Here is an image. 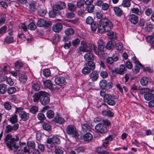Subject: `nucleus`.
<instances>
[{"instance_id": "obj_9", "label": "nucleus", "mask_w": 154, "mask_h": 154, "mask_svg": "<svg viewBox=\"0 0 154 154\" xmlns=\"http://www.w3.org/2000/svg\"><path fill=\"white\" fill-rule=\"evenodd\" d=\"M36 24L37 26L38 27H48L51 24V22L49 21H46L43 19H41L38 20Z\"/></svg>"}, {"instance_id": "obj_3", "label": "nucleus", "mask_w": 154, "mask_h": 154, "mask_svg": "<svg viewBox=\"0 0 154 154\" xmlns=\"http://www.w3.org/2000/svg\"><path fill=\"white\" fill-rule=\"evenodd\" d=\"M140 91L141 94H144V99L146 100L149 101L154 98V94L151 92L149 88L141 89Z\"/></svg>"}, {"instance_id": "obj_28", "label": "nucleus", "mask_w": 154, "mask_h": 154, "mask_svg": "<svg viewBox=\"0 0 154 154\" xmlns=\"http://www.w3.org/2000/svg\"><path fill=\"white\" fill-rule=\"evenodd\" d=\"M19 80L23 82H26L27 80L26 75L22 74L20 73L19 74Z\"/></svg>"}, {"instance_id": "obj_29", "label": "nucleus", "mask_w": 154, "mask_h": 154, "mask_svg": "<svg viewBox=\"0 0 154 154\" xmlns=\"http://www.w3.org/2000/svg\"><path fill=\"white\" fill-rule=\"evenodd\" d=\"M43 129L47 131H49L51 129V125L48 124L45 122H44L42 125Z\"/></svg>"}, {"instance_id": "obj_19", "label": "nucleus", "mask_w": 154, "mask_h": 154, "mask_svg": "<svg viewBox=\"0 0 154 154\" xmlns=\"http://www.w3.org/2000/svg\"><path fill=\"white\" fill-rule=\"evenodd\" d=\"M83 139L85 141L89 142L93 139L92 135L89 133H87L83 136Z\"/></svg>"}, {"instance_id": "obj_20", "label": "nucleus", "mask_w": 154, "mask_h": 154, "mask_svg": "<svg viewBox=\"0 0 154 154\" xmlns=\"http://www.w3.org/2000/svg\"><path fill=\"white\" fill-rule=\"evenodd\" d=\"M36 2L35 1H31L29 4V10L31 11H34L36 9Z\"/></svg>"}, {"instance_id": "obj_55", "label": "nucleus", "mask_w": 154, "mask_h": 154, "mask_svg": "<svg viewBox=\"0 0 154 154\" xmlns=\"http://www.w3.org/2000/svg\"><path fill=\"white\" fill-rule=\"evenodd\" d=\"M100 75L103 79L106 78L108 76V73L105 71H101L100 72Z\"/></svg>"}, {"instance_id": "obj_59", "label": "nucleus", "mask_w": 154, "mask_h": 154, "mask_svg": "<svg viewBox=\"0 0 154 154\" xmlns=\"http://www.w3.org/2000/svg\"><path fill=\"white\" fill-rule=\"evenodd\" d=\"M94 22V20L92 17L89 16L88 17L86 20V23L89 24H91Z\"/></svg>"}, {"instance_id": "obj_13", "label": "nucleus", "mask_w": 154, "mask_h": 154, "mask_svg": "<svg viewBox=\"0 0 154 154\" xmlns=\"http://www.w3.org/2000/svg\"><path fill=\"white\" fill-rule=\"evenodd\" d=\"M95 65L94 66V68H92V66L91 65H88L85 66L82 69V73L84 74H89L91 72V70H93L95 68Z\"/></svg>"}, {"instance_id": "obj_52", "label": "nucleus", "mask_w": 154, "mask_h": 154, "mask_svg": "<svg viewBox=\"0 0 154 154\" xmlns=\"http://www.w3.org/2000/svg\"><path fill=\"white\" fill-rule=\"evenodd\" d=\"M80 42V41L79 38H76L73 40L72 42V45L74 46H78Z\"/></svg>"}, {"instance_id": "obj_62", "label": "nucleus", "mask_w": 154, "mask_h": 154, "mask_svg": "<svg viewBox=\"0 0 154 154\" xmlns=\"http://www.w3.org/2000/svg\"><path fill=\"white\" fill-rule=\"evenodd\" d=\"M125 65L126 67L129 69H131L132 67V63L129 60H127L126 61Z\"/></svg>"}, {"instance_id": "obj_53", "label": "nucleus", "mask_w": 154, "mask_h": 154, "mask_svg": "<svg viewBox=\"0 0 154 154\" xmlns=\"http://www.w3.org/2000/svg\"><path fill=\"white\" fill-rule=\"evenodd\" d=\"M85 148L84 147L80 146L77 147L75 149V150L78 153L80 152H84L85 150Z\"/></svg>"}, {"instance_id": "obj_24", "label": "nucleus", "mask_w": 154, "mask_h": 154, "mask_svg": "<svg viewBox=\"0 0 154 154\" xmlns=\"http://www.w3.org/2000/svg\"><path fill=\"white\" fill-rule=\"evenodd\" d=\"M149 81L148 78L146 77H143L141 79L140 82L141 85L144 86H146L148 84Z\"/></svg>"}, {"instance_id": "obj_15", "label": "nucleus", "mask_w": 154, "mask_h": 154, "mask_svg": "<svg viewBox=\"0 0 154 154\" xmlns=\"http://www.w3.org/2000/svg\"><path fill=\"white\" fill-rule=\"evenodd\" d=\"M129 20L131 23L136 24L138 21V18L136 15L131 14L129 16Z\"/></svg>"}, {"instance_id": "obj_4", "label": "nucleus", "mask_w": 154, "mask_h": 154, "mask_svg": "<svg viewBox=\"0 0 154 154\" xmlns=\"http://www.w3.org/2000/svg\"><path fill=\"white\" fill-rule=\"evenodd\" d=\"M67 134L73 137H78L79 134L75 126L72 125H68L66 128Z\"/></svg>"}, {"instance_id": "obj_54", "label": "nucleus", "mask_w": 154, "mask_h": 154, "mask_svg": "<svg viewBox=\"0 0 154 154\" xmlns=\"http://www.w3.org/2000/svg\"><path fill=\"white\" fill-rule=\"evenodd\" d=\"M15 66L16 68L19 69L23 66V64L20 61H18L15 63Z\"/></svg>"}, {"instance_id": "obj_32", "label": "nucleus", "mask_w": 154, "mask_h": 154, "mask_svg": "<svg viewBox=\"0 0 154 154\" xmlns=\"http://www.w3.org/2000/svg\"><path fill=\"white\" fill-rule=\"evenodd\" d=\"M99 85L101 88L103 89H105L107 85L106 81L104 79L101 80L100 82Z\"/></svg>"}, {"instance_id": "obj_37", "label": "nucleus", "mask_w": 154, "mask_h": 154, "mask_svg": "<svg viewBox=\"0 0 154 154\" xmlns=\"http://www.w3.org/2000/svg\"><path fill=\"white\" fill-rule=\"evenodd\" d=\"M82 129L84 132L89 131L90 130V127L88 124H85L82 125Z\"/></svg>"}, {"instance_id": "obj_64", "label": "nucleus", "mask_w": 154, "mask_h": 154, "mask_svg": "<svg viewBox=\"0 0 154 154\" xmlns=\"http://www.w3.org/2000/svg\"><path fill=\"white\" fill-rule=\"evenodd\" d=\"M54 152L55 154H63V151L62 149L58 148L56 149Z\"/></svg>"}, {"instance_id": "obj_14", "label": "nucleus", "mask_w": 154, "mask_h": 154, "mask_svg": "<svg viewBox=\"0 0 154 154\" xmlns=\"http://www.w3.org/2000/svg\"><path fill=\"white\" fill-rule=\"evenodd\" d=\"M125 70V67L123 64L121 65L119 68H116L114 72H116L117 73L120 75H123L124 74V72Z\"/></svg>"}, {"instance_id": "obj_47", "label": "nucleus", "mask_w": 154, "mask_h": 154, "mask_svg": "<svg viewBox=\"0 0 154 154\" xmlns=\"http://www.w3.org/2000/svg\"><path fill=\"white\" fill-rule=\"evenodd\" d=\"M85 4V0H79L77 2V6L78 8H80L82 7Z\"/></svg>"}, {"instance_id": "obj_36", "label": "nucleus", "mask_w": 154, "mask_h": 154, "mask_svg": "<svg viewBox=\"0 0 154 154\" xmlns=\"http://www.w3.org/2000/svg\"><path fill=\"white\" fill-rule=\"evenodd\" d=\"M36 28V25L33 22L30 23L28 26V29L32 30H35Z\"/></svg>"}, {"instance_id": "obj_33", "label": "nucleus", "mask_w": 154, "mask_h": 154, "mask_svg": "<svg viewBox=\"0 0 154 154\" xmlns=\"http://www.w3.org/2000/svg\"><path fill=\"white\" fill-rule=\"evenodd\" d=\"M68 10L72 11H74L76 10L75 6L72 3H69L68 4Z\"/></svg>"}, {"instance_id": "obj_48", "label": "nucleus", "mask_w": 154, "mask_h": 154, "mask_svg": "<svg viewBox=\"0 0 154 154\" xmlns=\"http://www.w3.org/2000/svg\"><path fill=\"white\" fill-rule=\"evenodd\" d=\"M32 88L35 91H38L40 88L39 84L37 82L34 83L32 85Z\"/></svg>"}, {"instance_id": "obj_43", "label": "nucleus", "mask_w": 154, "mask_h": 154, "mask_svg": "<svg viewBox=\"0 0 154 154\" xmlns=\"http://www.w3.org/2000/svg\"><path fill=\"white\" fill-rule=\"evenodd\" d=\"M54 116V112L52 110H49L47 111V116L48 118L51 119Z\"/></svg>"}, {"instance_id": "obj_42", "label": "nucleus", "mask_w": 154, "mask_h": 154, "mask_svg": "<svg viewBox=\"0 0 154 154\" xmlns=\"http://www.w3.org/2000/svg\"><path fill=\"white\" fill-rule=\"evenodd\" d=\"M94 8V6L93 5H88L86 7L88 12L89 13H92L93 11Z\"/></svg>"}, {"instance_id": "obj_12", "label": "nucleus", "mask_w": 154, "mask_h": 154, "mask_svg": "<svg viewBox=\"0 0 154 154\" xmlns=\"http://www.w3.org/2000/svg\"><path fill=\"white\" fill-rule=\"evenodd\" d=\"M47 143L48 144L52 143L53 144H59L60 143V140L59 138L54 137L51 138L47 139Z\"/></svg>"}, {"instance_id": "obj_46", "label": "nucleus", "mask_w": 154, "mask_h": 154, "mask_svg": "<svg viewBox=\"0 0 154 154\" xmlns=\"http://www.w3.org/2000/svg\"><path fill=\"white\" fill-rule=\"evenodd\" d=\"M27 145L28 148L31 149H33L35 147V144L33 141H28L27 143Z\"/></svg>"}, {"instance_id": "obj_10", "label": "nucleus", "mask_w": 154, "mask_h": 154, "mask_svg": "<svg viewBox=\"0 0 154 154\" xmlns=\"http://www.w3.org/2000/svg\"><path fill=\"white\" fill-rule=\"evenodd\" d=\"M19 127V125L17 123L13 126L11 125H8L6 126L5 130V132L7 133L11 131H16Z\"/></svg>"}, {"instance_id": "obj_7", "label": "nucleus", "mask_w": 154, "mask_h": 154, "mask_svg": "<svg viewBox=\"0 0 154 154\" xmlns=\"http://www.w3.org/2000/svg\"><path fill=\"white\" fill-rule=\"evenodd\" d=\"M43 95L41 97L40 99V102L43 105H45L48 104L50 101V98L47 96L48 93L43 91Z\"/></svg>"}, {"instance_id": "obj_40", "label": "nucleus", "mask_w": 154, "mask_h": 154, "mask_svg": "<svg viewBox=\"0 0 154 154\" xmlns=\"http://www.w3.org/2000/svg\"><path fill=\"white\" fill-rule=\"evenodd\" d=\"M122 5L124 7H128L130 6L131 5L130 1L129 0H124Z\"/></svg>"}, {"instance_id": "obj_27", "label": "nucleus", "mask_w": 154, "mask_h": 154, "mask_svg": "<svg viewBox=\"0 0 154 154\" xmlns=\"http://www.w3.org/2000/svg\"><path fill=\"white\" fill-rule=\"evenodd\" d=\"M49 14L50 17H54L57 14L60 15V12H57L53 9L52 11H49Z\"/></svg>"}, {"instance_id": "obj_39", "label": "nucleus", "mask_w": 154, "mask_h": 154, "mask_svg": "<svg viewBox=\"0 0 154 154\" xmlns=\"http://www.w3.org/2000/svg\"><path fill=\"white\" fill-rule=\"evenodd\" d=\"M60 39V37L58 34H56L53 37V42L57 43L59 42Z\"/></svg>"}, {"instance_id": "obj_45", "label": "nucleus", "mask_w": 154, "mask_h": 154, "mask_svg": "<svg viewBox=\"0 0 154 154\" xmlns=\"http://www.w3.org/2000/svg\"><path fill=\"white\" fill-rule=\"evenodd\" d=\"M38 110V108L36 106H32L30 109V112L33 114H35Z\"/></svg>"}, {"instance_id": "obj_61", "label": "nucleus", "mask_w": 154, "mask_h": 154, "mask_svg": "<svg viewBox=\"0 0 154 154\" xmlns=\"http://www.w3.org/2000/svg\"><path fill=\"white\" fill-rule=\"evenodd\" d=\"M112 98V96L110 94H107L103 98V100L104 102H108V101Z\"/></svg>"}, {"instance_id": "obj_49", "label": "nucleus", "mask_w": 154, "mask_h": 154, "mask_svg": "<svg viewBox=\"0 0 154 154\" xmlns=\"http://www.w3.org/2000/svg\"><path fill=\"white\" fill-rule=\"evenodd\" d=\"M16 91V88L15 87H11L8 89L7 92L9 94H11L15 93Z\"/></svg>"}, {"instance_id": "obj_22", "label": "nucleus", "mask_w": 154, "mask_h": 154, "mask_svg": "<svg viewBox=\"0 0 154 154\" xmlns=\"http://www.w3.org/2000/svg\"><path fill=\"white\" fill-rule=\"evenodd\" d=\"M45 87L47 88L51 89L52 88V84L51 81L46 80L43 82Z\"/></svg>"}, {"instance_id": "obj_63", "label": "nucleus", "mask_w": 154, "mask_h": 154, "mask_svg": "<svg viewBox=\"0 0 154 154\" xmlns=\"http://www.w3.org/2000/svg\"><path fill=\"white\" fill-rule=\"evenodd\" d=\"M109 7V6L108 4L104 3H103L102 5V9L104 11L107 10Z\"/></svg>"}, {"instance_id": "obj_50", "label": "nucleus", "mask_w": 154, "mask_h": 154, "mask_svg": "<svg viewBox=\"0 0 154 154\" xmlns=\"http://www.w3.org/2000/svg\"><path fill=\"white\" fill-rule=\"evenodd\" d=\"M107 35L108 36H110V38L117 39L116 33H114L112 32H108Z\"/></svg>"}, {"instance_id": "obj_1", "label": "nucleus", "mask_w": 154, "mask_h": 154, "mask_svg": "<svg viewBox=\"0 0 154 154\" xmlns=\"http://www.w3.org/2000/svg\"><path fill=\"white\" fill-rule=\"evenodd\" d=\"M99 26L98 32L101 33L110 31L113 27V25L111 21L106 18L101 19L99 21Z\"/></svg>"}, {"instance_id": "obj_25", "label": "nucleus", "mask_w": 154, "mask_h": 154, "mask_svg": "<svg viewBox=\"0 0 154 154\" xmlns=\"http://www.w3.org/2000/svg\"><path fill=\"white\" fill-rule=\"evenodd\" d=\"M54 120L56 122L59 124H62L65 122L64 119L63 118L60 117L59 115L54 118Z\"/></svg>"}, {"instance_id": "obj_41", "label": "nucleus", "mask_w": 154, "mask_h": 154, "mask_svg": "<svg viewBox=\"0 0 154 154\" xmlns=\"http://www.w3.org/2000/svg\"><path fill=\"white\" fill-rule=\"evenodd\" d=\"M9 121L12 124H15L17 121V116L15 115L12 116L10 118Z\"/></svg>"}, {"instance_id": "obj_57", "label": "nucleus", "mask_w": 154, "mask_h": 154, "mask_svg": "<svg viewBox=\"0 0 154 154\" xmlns=\"http://www.w3.org/2000/svg\"><path fill=\"white\" fill-rule=\"evenodd\" d=\"M132 60L136 64V65L140 66V67H143V66L137 60L136 58L135 57H132Z\"/></svg>"}, {"instance_id": "obj_6", "label": "nucleus", "mask_w": 154, "mask_h": 154, "mask_svg": "<svg viewBox=\"0 0 154 154\" xmlns=\"http://www.w3.org/2000/svg\"><path fill=\"white\" fill-rule=\"evenodd\" d=\"M96 131L101 134L106 133L107 131V128L102 123H100L97 125L95 127Z\"/></svg>"}, {"instance_id": "obj_51", "label": "nucleus", "mask_w": 154, "mask_h": 154, "mask_svg": "<svg viewBox=\"0 0 154 154\" xmlns=\"http://www.w3.org/2000/svg\"><path fill=\"white\" fill-rule=\"evenodd\" d=\"M153 28V26L151 24H148L145 27V29L146 31L150 32L152 31Z\"/></svg>"}, {"instance_id": "obj_60", "label": "nucleus", "mask_w": 154, "mask_h": 154, "mask_svg": "<svg viewBox=\"0 0 154 154\" xmlns=\"http://www.w3.org/2000/svg\"><path fill=\"white\" fill-rule=\"evenodd\" d=\"M91 49L94 51L96 54L97 55H99V52L97 49V47L96 46L92 44L91 45Z\"/></svg>"}, {"instance_id": "obj_34", "label": "nucleus", "mask_w": 154, "mask_h": 154, "mask_svg": "<svg viewBox=\"0 0 154 154\" xmlns=\"http://www.w3.org/2000/svg\"><path fill=\"white\" fill-rule=\"evenodd\" d=\"M98 27V24L96 21H94L91 24V28L93 31H95Z\"/></svg>"}, {"instance_id": "obj_26", "label": "nucleus", "mask_w": 154, "mask_h": 154, "mask_svg": "<svg viewBox=\"0 0 154 154\" xmlns=\"http://www.w3.org/2000/svg\"><path fill=\"white\" fill-rule=\"evenodd\" d=\"M4 42L8 44L14 42L15 40L13 37L11 36H8L5 38Z\"/></svg>"}, {"instance_id": "obj_38", "label": "nucleus", "mask_w": 154, "mask_h": 154, "mask_svg": "<svg viewBox=\"0 0 154 154\" xmlns=\"http://www.w3.org/2000/svg\"><path fill=\"white\" fill-rule=\"evenodd\" d=\"M131 11L133 13L136 14L138 15H140L141 14V11L137 8H133L131 9Z\"/></svg>"}, {"instance_id": "obj_11", "label": "nucleus", "mask_w": 154, "mask_h": 154, "mask_svg": "<svg viewBox=\"0 0 154 154\" xmlns=\"http://www.w3.org/2000/svg\"><path fill=\"white\" fill-rule=\"evenodd\" d=\"M43 94V91H41L37 93H35L32 96L33 100L35 102H38L42 96Z\"/></svg>"}, {"instance_id": "obj_16", "label": "nucleus", "mask_w": 154, "mask_h": 154, "mask_svg": "<svg viewBox=\"0 0 154 154\" xmlns=\"http://www.w3.org/2000/svg\"><path fill=\"white\" fill-rule=\"evenodd\" d=\"M62 27V25L60 23H58L53 26L52 29L55 32H59L61 30Z\"/></svg>"}, {"instance_id": "obj_58", "label": "nucleus", "mask_w": 154, "mask_h": 154, "mask_svg": "<svg viewBox=\"0 0 154 154\" xmlns=\"http://www.w3.org/2000/svg\"><path fill=\"white\" fill-rule=\"evenodd\" d=\"M44 75L46 77H48L51 75V72L49 69H46L43 72Z\"/></svg>"}, {"instance_id": "obj_44", "label": "nucleus", "mask_w": 154, "mask_h": 154, "mask_svg": "<svg viewBox=\"0 0 154 154\" xmlns=\"http://www.w3.org/2000/svg\"><path fill=\"white\" fill-rule=\"evenodd\" d=\"M4 106L5 109L7 110H9L11 108V106L10 103L8 101L5 102L4 104Z\"/></svg>"}, {"instance_id": "obj_31", "label": "nucleus", "mask_w": 154, "mask_h": 154, "mask_svg": "<svg viewBox=\"0 0 154 154\" xmlns=\"http://www.w3.org/2000/svg\"><path fill=\"white\" fill-rule=\"evenodd\" d=\"M81 44L84 47L85 49L86 52H90L91 51V48L88 46L86 43L84 41H82L81 42Z\"/></svg>"}, {"instance_id": "obj_23", "label": "nucleus", "mask_w": 154, "mask_h": 154, "mask_svg": "<svg viewBox=\"0 0 154 154\" xmlns=\"http://www.w3.org/2000/svg\"><path fill=\"white\" fill-rule=\"evenodd\" d=\"M116 45V43L113 41H110L108 42L106 44V48L108 50H110L112 49Z\"/></svg>"}, {"instance_id": "obj_5", "label": "nucleus", "mask_w": 154, "mask_h": 154, "mask_svg": "<svg viewBox=\"0 0 154 154\" xmlns=\"http://www.w3.org/2000/svg\"><path fill=\"white\" fill-rule=\"evenodd\" d=\"M84 57L85 60L88 62L87 64L92 66V68H94V63L93 61L94 60V56L91 53V51L88 52L86 53L84 56Z\"/></svg>"}, {"instance_id": "obj_21", "label": "nucleus", "mask_w": 154, "mask_h": 154, "mask_svg": "<svg viewBox=\"0 0 154 154\" xmlns=\"http://www.w3.org/2000/svg\"><path fill=\"white\" fill-rule=\"evenodd\" d=\"M113 10L116 15L118 17H121L123 13V11L118 7H114Z\"/></svg>"}, {"instance_id": "obj_35", "label": "nucleus", "mask_w": 154, "mask_h": 154, "mask_svg": "<svg viewBox=\"0 0 154 154\" xmlns=\"http://www.w3.org/2000/svg\"><path fill=\"white\" fill-rule=\"evenodd\" d=\"M65 34L67 35H70L73 34L74 32V30L72 28H68L65 31Z\"/></svg>"}, {"instance_id": "obj_56", "label": "nucleus", "mask_w": 154, "mask_h": 154, "mask_svg": "<svg viewBox=\"0 0 154 154\" xmlns=\"http://www.w3.org/2000/svg\"><path fill=\"white\" fill-rule=\"evenodd\" d=\"M38 12L40 16H44L46 13V11L45 9H40L38 11Z\"/></svg>"}, {"instance_id": "obj_30", "label": "nucleus", "mask_w": 154, "mask_h": 154, "mask_svg": "<svg viewBox=\"0 0 154 154\" xmlns=\"http://www.w3.org/2000/svg\"><path fill=\"white\" fill-rule=\"evenodd\" d=\"M6 85L4 84H0V93L1 94H3L6 91Z\"/></svg>"}, {"instance_id": "obj_8", "label": "nucleus", "mask_w": 154, "mask_h": 154, "mask_svg": "<svg viewBox=\"0 0 154 154\" xmlns=\"http://www.w3.org/2000/svg\"><path fill=\"white\" fill-rule=\"evenodd\" d=\"M54 82L56 84L60 86L65 85L66 83L65 78L63 76L57 77L55 79Z\"/></svg>"}, {"instance_id": "obj_17", "label": "nucleus", "mask_w": 154, "mask_h": 154, "mask_svg": "<svg viewBox=\"0 0 154 154\" xmlns=\"http://www.w3.org/2000/svg\"><path fill=\"white\" fill-rule=\"evenodd\" d=\"M89 77L90 79H91L93 81H96L98 78V75L96 71H93L89 74Z\"/></svg>"}, {"instance_id": "obj_2", "label": "nucleus", "mask_w": 154, "mask_h": 154, "mask_svg": "<svg viewBox=\"0 0 154 154\" xmlns=\"http://www.w3.org/2000/svg\"><path fill=\"white\" fill-rule=\"evenodd\" d=\"M4 140L5 142H7L6 145L10 150H12V147L16 150V151L18 149L19 145L17 143L19 140L18 137L16 136V138L12 137V136L11 134H8L5 136Z\"/></svg>"}, {"instance_id": "obj_18", "label": "nucleus", "mask_w": 154, "mask_h": 154, "mask_svg": "<svg viewBox=\"0 0 154 154\" xmlns=\"http://www.w3.org/2000/svg\"><path fill=\"white\" fill-rule=\"evenodd\" d=\"M19 116L21 119L24 121H26L28 120L29 117V113L23 111L20 112Z\"/></svg>"}]
</instances>
